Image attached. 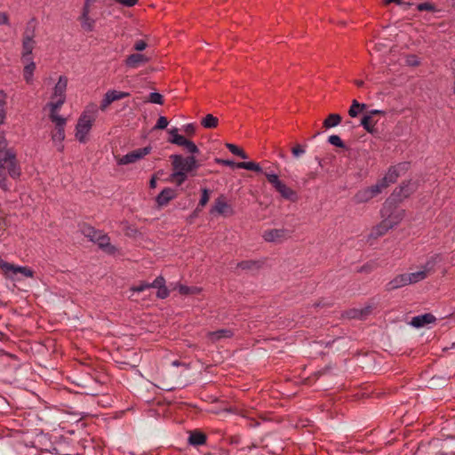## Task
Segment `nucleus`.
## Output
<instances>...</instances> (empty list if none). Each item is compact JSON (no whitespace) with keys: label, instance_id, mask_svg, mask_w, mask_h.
I'll use <instances>...</instances> for the list:
<instances>
[{"label":"nucleus","instance_id":"obj_8","mask_svg":"<svg viewBox=\"0 0 455 455\" xmlns=\"http://www.w3.org/2000/svg\"><path fill=\"white\" fill-rule=\"evenodd\" d=\"M0 268L4 277L12 281H19L20 279L19 275L29 278L34 276V271L31 268L23 266H16L3 259H0Z\"/></svg>","mask_w":455,"mask_h":455},{"label":"nucleus","instance_id":"obj_3","mask_svg":"<svg viewBox=\"0 0 455 455\" xmlns=\"http://www.w3.org/2000/svg\"><path fill=\"white\" fill-rule=\"evenodd\" d=\"M97 107L94 104H90L85 107L80 115L75 132V137L80 143H86L88 141V136L97 118Z\"/></svg>","mask_w":455,"mask_h":455},{"label":"nucleus","instance_id":"obj_28","mask_svg":"<svg viewBox=\"0 0 455 455\" xmlns=\"http://www.w3.org/2000/svg\"><path fill=\"white\" fill-rule=\"evenodd\" d=\"M409 285L407 274H400L393 278L387 284L389 290H395Z\"/></svg>","mask_w":455,"mask_h":455},{"label":"nucleus","instance_id":"obj_6","mask_svg":"<svg viewBox=\"0 0 455 455\" xmlns=\"http://www.w3.org/2000/svg\"><path fill=\"white\" fill-rule=\"evenodd\" d=\"M83 234L108 253L116 252V247L110 243L109 236L103 231L97 230L92 227H85L83 229Z\"/></svg>","mask_w":455,"mask_h":455},{"label":"nucleus","instance_id":"obj_15","mask_svg":"<svg viewBox=\"0 0 455 455\" xmlns=\"http://www.w3.org/2000/svg\"><path fill=\"white\" fill-rule=\"evenodd\" d=\"M151 147H145L142 148L135 149L118 158L117 164L119 165H125L136 163L137 161L142 159L147 155H148L151 152Z\"/></svg>","mask_w":455,"mask_h":455},{"label":"nucleus","instance_id":"obj_51","mask_svg":"<svg viewBox=\"0 0 455 455\" xmlns=\"http://www.w3.org/2000/svg\"><path fill=\"white\" fill-rule=\"evenodd\" d=\"M134 49L138 52H141L146 49L147 43L143 40H139L134 44Z\"/></svg>","mask_w":455,"mask_h":455},{"label":"nucleus","instance_id":"obj_45","mask_svg":"<svg viewBox=\"0 0 455 455\" xmlns=\"http://www.w3.org/2000/svg\"><path fill=\"white\" fill-rule=\"evenodd\" d=\"M187 151L190 154H196L199 152L197 146L191 140H188V142L183 146Z\"/></svg>","mask_w":455,"mask_h":455},{"label":"nucleus","instance_id":"obj_22","mask_svg":"<svg viewBox=\"0 0 455 455\" xmlns=\"http://www.w3.org/2000/svg\"><path fill=\"white\" fill-rule=\"evenodd\" d=\"M175 197V190L171 188H166L159 193V195L156 198V201L158 206L162 207L168 204V203Z\"/></svg>","mask_w":455,"mask_h":455},{"label":"nucleus","instance_id":"obj_41","mask_svg":"<svg viewBox=\"0 0 455 455\" xmlns=\"http://www.w3.org/2000/svg\"><path fill=\"white\" fill-rule=\"evenodd\" d=\"M417 10L420 11V12H423V11L435 12V6L429 2H425V3L419 4L417 5Z\"/></svg>","mask_w":455,"mask_h":455},{"label":"nucleus","instance_id":"obj_44","mask_svg":"<svg viewBox=\"0 0 455 455\" xmlns=\"http://www.w3.org/2000/svg\"><path fill=\"white\" fill-rule=\"evenodd\" d=\"M147 289H149V283L147 282H142L138 285L131 287V291L132 292H142Z\"/></svg>","mask_w":455,"mask_h":455},{"label":"nucleus","instance_id":"obj_48","mask_svg":"<svg viewBox=\"0 0 455 455\" xmlns=\"http://www.w3.org/2000/svg\"><path fill=\"white\" fill-rule=\"evenodd\" d=\"M215 163H217L219 164H222V165L230 166V167H235V164H237L231 160H225V159H220V158H215Z\"/></svg>","mask_w":455,"mask_h":455},{"label":"nucleus","instance_id":"obj_27","mask_svg":"<svg viewBox=\"0 0 455 455\" xmlns=\"http://www.w3.org/2000/svg\"><path fill=\"white\" fill-rule=\"evenodd\" d=\"M360 124L367 132L371 134H375L378 132L376 128L377 122L373 119V116L369 114H366L363 116Z\"/></svg>","mask_w":455,"mask_h":455},{"label":"nucleus","instance_id":"obj_57","mask_svg":"<svg viewBox=\"0 0 455 455\" xmlns=\"http://www.w3.org/2000/svg\"><path fill=\"white\" fill-rule=\"evenodd\" d=\"M149 187L150 188H156V178L153 176L149 180Z\"/></svg>","mask_w":455,"mask_h":455},{"label":"nucleus","instance_id":"obj_21","mask_svg":"<svg viewBox=\"0 0 455 455\" xmlns=\"http://www.w3.org/2000/svg\"><path fill=\"white\" fill-rule=\"evenodd\" d=\"M24 64L23 77L27 84H30L34 81V72L36 70V63L33 59L21 60Z\"/></svg>","mask_w":455,"mask_h":455},{"label":"nucleus","instance_id":"obj_16","mask_svg":"<svg viewBox=\"0 0 455 455\" xmlns=\"http://www.w3.org/2000/svg\"><path fill=\"white\" fill-rule=\"evenodd\" d=\"M380 187L381 185H378L376 183L373 186L359 190L354 196L355 202L356 204H363L369 202L382 192V190L379 188Z\"/></svg>","mask_w":455,"mask_h":455},{"label":"nucleus","instance_id":"obj_12","mask_svg":"<svg viewBox=\"0 0 455 455\" xmlns=\"http://www.w3.org/2000/svg\"><path fill=\"white\" fill-rule=\"evenodd\" d=\"M210 214L217 217H230L235 214V209L226 196L220 195L212 205Z\"/></svg>","mask_w":455,"mask_h":455},{"label":"nucleus","instance_id":"obj_9","mask_svg":"<svg viewBox=\"0 0 455 455\" xmlns=\"http://www.w3.org/2000/svg\"><path fill=\"white\" fill-rule=\"evenodd\" d=\"M265 176L268 182L284 199L291 202H295L298 199L297 193L283 183L276 174L266 172Z\"/></svg>","mask_w":455,"mask_h":455},{"label":"nucleus","instance_id":"obj_10","mask_svg":"<svg viewBox=\"0 0 455 455\" xmlns=\"http://www.w3.org/2000/svg\"><path fill=\"white\" fill-rule=\"evenodd\" d=\"M265 176L268 182L284 199L291 202H295L298 199L297 193L283 183L276 174L266 172Z\"/></svg>","mask_w":455,"mask_h":455},{"label":"nucleus","instance_id":"obj_46","mask_svg":"<svg viewBox=\"0 0 455 455\" xmlns=\"http://www.w3.org/2000/svg\"><path fill=\"white\" fill-rule=\"evenodd\" d=\"M168 125V120L164 116H160L155 125V129H165Z\"/></svg>","mask_w":455,"mask_h":455},{"label":"nucleus","instance_id":"obj_14","mask_svg":"<svg viewBox=\"0 0 455 455\" xmlns=\"http://www.w3.org/2000/svg\"><path fill=\"white\" fill-rule=\"evenodd\" d=\"M78 21L82 29L87 33L95 30L97 18L93 13V6L83 5Z\"/></svg>","mask_w":455,"mask_h":455},{"label":"nucleus","instance_id":"obj_56","mask_svg":"<svg viewBox=\"0 0 455 455\" xmlns=\"http://www.w3.org/2000/svg\"><path fill=\"white\" fill-rule=\"evenodd\" d=\"M368 114L373 116L375 115H385V112L379 109H372Z\"/></svg>","mask_w":455,"mask_h":455},{"label":"nucleus","instance_id":"obj_18","mask_svg":"<svg viewBox=\"0 0 455 455\" xmlns=\"http://www.w3.org/2000/svg\"><path fill=\"white\" fill-rule=\"evenodd\" d=\"M263 239L268 243H282L288 237V231L284 228H272L264 231Z\"/></svg>","mask_w":455,"mask_h":455},{"label":"nucleus","instance_id":"obj_23","mask_svg":"<svg viewBox=\"0 0 455 455\" xmlns=\"http://www.w3.org/2000/svg\"><path fill=\"white\" fill-rule=\"evenodd\" d=\"M233 336V331L230 329H220L207 333V338L212 342H218L222 339H229Z\"/></svg>","mask_w":455,"mask_h":455},{"label":"nucleus","instance_id":"obj_37","mask_svg":"<svg viewBox=\"0 0 455 455\" xmlns=\"http://www.w3.org/2000/svg\"><path fill=\"white\" fill-rule=\"evenodd\" d=\"M226 147L228 148V150L232 154H234L235 156H240L243 159H247L248 158L247 154L243 149L238 148L236 145L231 144V143H227Z\"/></svg>","mask_w":455,"mask_h":455},{"label":"nucleus","instance_id":"obj_47","mask_svg":"<svg viewBox=\"0 0 455 455\" xmlns=\"http://www.w3.org/2000/svg\"><path fill=\"white\" fill-rule=\"evenodd\" d=\"M115 3L119 4L125 7H132L137 4L138 0H113Z\"/></svg>","mask_w":455,"mask_h":455},{"label":"nucleus","instance_id":"obj_60","mask_svg":"<svg viewBox=\"0 0 455 455\" xmlns=\"http://www.w3.org/2000/svg\"><path fill=\"white\" fill-rule=\"evenodd\" d=\"M371 312V307H367L363 309V311L361 312V315H367Z\"/></svg>","mask_w":455,"mask_h":455},{"label":"nucleus","instance_id":"obj_35","mask_svg":"<svg viewBox=\"0 0 455 455\" xmlns=\"http://www.w3.org/2000/svg\"><path fill=\"white\" fill-rule=\"evenodd\" d=\"M175 289H177L179 291V292L182 295L198 294L202 291V289L199 287H196V286L188 287L187 285H183L180 283L177 284Z\"/></svg>","mask_w":455,"mask_h":455},{"label":"nucleus","instance_id":"obj_55","mask_svg":"<svg viewBox=\"0 0 455 455\" xmlns=\"http://www.w3.org/2000/svg\"><path fill=\"white\" fill-rule=\"evenodd\" d=\"M160 388L164 389V390H167V391H170V390H172L174 389V387L172 386H169L168 384L163 382L161 383L159 386H158Z\"/></svg>","mask_w":455,"mask_h":455},{"label":"nucleus","instance_id":"obj_2","mask_svg":"<svg viewBox=\"0 0 455 455\" xmlns=\"http://www.w3.org/2000/svg\"><path fill=\"white\" fill-rule=\"evenodd\" d=\"M172 172L169 177V181L180 186L188 179V174L191 172L197 170L200 166L196 156H183L181 155H172Z\"/></svg>","mask_w":455,"mask_h":455},{"label":"nucleus","instance_id":"obj_39","mask_svg":"<svg viewBox=\"0 0 455 455\" xmlns=\"http://www.w3.org/2000/svg\"><path fill=\"white\" fill-rule=\"evenodd\" d=\"M210 199V191L207 188L202 189V195L198 205L204 207L207 204Z\"/></svg>","mask_w":455,"mask_h":455},{"label":"nucleus","instance_id":"obj_43","mask_svg":"<svg viewBox=\"0 0 455 455\" xmlns=\"http://www.w3.org/2000/svg\"><path fill=\"white\" fill-rule=\"evenodd\" d=\"M166 283L163 275L157 276L152 283H149V288L159 289L163 284Z\"/></svg>","mask_w":455,"mask_h":455},{"label":"nucleus","instance_id":"obj_62","mask_svg":"<svg viewBox=\"0 0 455 455\" xmlns=\"http://www.w3.org/2000/svg\"><path fill=\"white\" fill-rule=\"evenodd\" d=\"M401 5L403 7L404 10H407L409 8V6L411 5V4L403 2V4Z\"/></svg>","mask_w":455,"mask_h":455},{"label":"nucleus","instance_id":"obj_29","mask_svg":"<svg viewBox=\"0 0 455 455\" xmlns=\"http://www.w3.org/2000/svg\"><path fill=\"white\" fill-rule=\"evenodd\" d=\"M169 133L171 135L169 141L172 144L183 147L188 140L184 136L179 134L178 128L176 127L170 129Z\"/></svg>","mask_w":455,"mask_h":455},{"label":"nucleus","instance_id":"obj_40","mask_svg":"<svg viewBox=\"0 0 455 455\" xmlns=\"http://www.w3.org/2000/svg\"><path fill=\"white\" fill-rule=\"evenodd\" d=\"M148 101L159 105L164 103L163 96L158 92H151L148 96Z\"/></svg>","mask_w":455,"mask_h":455},{"label":"nucleus","instance_id":"obj_61","mask_svg":"<svg viewBox=\"0 0 455 455\" xmlns=\"http://www.w3.org/2000/svg\"><path fill=\"white\" fill-rule=\"evenodd\" d=\"M355 84L358 86V87H362L363 85V81L362 80H355Z\"/></svg>","mask_w":455,"mask_h":455},{"label":"nucleus","instance_id":"obj_26","mask_svg":"<svg viewBox=\"0 0 455 455\" xmlns=\"http://www.w3.org/2000/svg\"><path fill=\"white\" fill-rule=\"evenodd\" d=\"M390 229H392V224H389L386 220H382L379 224L372 228L370 236L372 238H378L384 235Z\"/></svg>","mask_w":455,"mask_h":455},{"label":"nucleus","instance_id":"obj_42","mask_svg":"<svg viewBox=\"0 0 455 455\" xmlns=\"http://www.w3.org/2000/svg\"><path fill=\"white\" fill-rule=\"evenodd\" d=\"M170 295V291L166 284H163L156 291V297L161 299H166Z\"/></svg>","mask_w":455,"mask_h":455},{"label":"nucleus","instance_id":"obj_31","mask_svg":"<svg viewBox=\"0 0 455 455\" xmlns=\"http://www.w3.org/2000/svg\"><path fill=\"white\" fill-rule=\"evenodd\" d=\"M201 124L206 129L216 128L219 124V119L212 114H208L202 119Z\"/></svg>","mask_w":455,"mask_h":455},{"label":"nucleus","instance_id":"obj_17","mask_svg":"<svg viewBox=\"0 0 455 455\" xmlns=\"http://www.w3.org/2000/svg\"><path fill=\"white\" fill-rule=\"evenodd\" d=\"M129 96L130 93L126 92L109 90L104 94V97L100 105V109L101 111H105L114 101L123 100Z\"/></svg>","mask_w":455,"mask_h":455},{"label":"nucleus","instance_id":"obj_32","mask_svg":"<svg viewBox=\"0 0 455 455\" xmlns=\"http://www.w3.org/2000/svg\"><path fill=\"white\" fill-rule=\"evenodd\" d=\"M236 168L262 172V168L255 162H240L235 164Z\"/></svg>","mask_w":455,"mask_h":455},{"label":"nucleus","instance_id":"obj_19","mask_svg":"<svg viewBox=\"0 0 455 455\" xmlns=\"http://www.w3.org/2000/svg\"><path fill=\"white\" fill-rule=\"evenodd\" d=\"M399 177V172L397 167L393 166L388 169L385 176L377 182L378 185H381L379 188L381 190L387 188L390 184H393L396 181Z\"/></svg>","mask_w":455,"mask_h":455},{"label":"nucleus","instance_id":"obj_33","mask_svg":"<svg viewBox=\"0 0 455 455\" xmlns=\"http://www.w3.org/2000/svg\"><path fill=\"white\" fill-rule=\"evenodd\" d=\"M365 108L366 105L364 103H359L356 100H354L348 110V115L353 118L356 117Z\"/></svg>","mask_w":455,"mask_h":455},{"label":"nucleus","instance_id":"obj_49","mask_svg":"<svg viewBox=\"0 0 455 455\" xmlns=\"http://www.w3.org/2000/svg\"><path fill=\"white\" fill-rule=\"evenodd\" d=\"M406 63L409 66H418L419 64V60L417 56L415 55H410L406 59Z\"/></svg>","mask_w":455,"mask_h":455},{"label":"nucleus","instance_id":"obj_64","mask_svg":"<svg viewBox=\"0 0 455 455\" xmlns=\"http://www.w3.org/2000/svg\"><path fill=\"white\" fill-rule=\"evenodd\" d=\"M452 6L455 8V0H451Z\"/></svg>","mask_w":455,"mask_h":455},{"label":"nucleus","instance_id":"obj_24","mask_svg":"<svg viewBox=\"0 0 455 455\" xmlns=\"http://www.w3.org/2000/svg\"><path fill=\"white\" fill-rule=\"evenodd\" d=\"M435 321V317L432 314H424L413 317L411 321V324L413 327L420 328L425 326L426 324L434 323Z\"/></svg>","mask_w":455,"mask_h":455},{"label":"nucleus","instance_id":"obj_53","mask_svg":"<svg viewBox=\"0 0 455 455\" xmlns=\"http://www.w3.org/2000/svg\"><path fill=\"white\" fill-rule=\"evenodd\" d=\"M184 132L188 135H193L196 132V126L193 124H188L183 127Z\"/></svg>","mask_w":455,"mask_h":455},{"label":"nucleus","instance_id":"obj_30","mask_svg":"<svg viewBox=\"0 0 455 455\" xmlns=\"http://www.w3.org/2000/svg\"><path fill=\"white\" fill-rule=\"evenodd\" d=\"M412 192V189L411 188V185L408 183V184H404L403 186H400L398 189H395L391 197L390 198H393L395 199V197H398L399 200H402L403 198H406L408 197Z\"/></svg>","mask_w":455,"mask_h":455},{"label":"nucleus","instance_id":"obj_34","mask_svg":"<svg viewBox=\"0 0 455 455\" xmlns=\"http://www.w3.org/2000/svg\"><path fill=\"white\" fill-rule=\"evenodd\" d=\"M341 122V116L339 114H331L323 121V126L326 129L335 127Z\"/></svg>","mask_w":455,"mask_h":455},{"label":"nucleus","instance_id":"obj_38","mask_svg":"<svg viewBox=\"0 0 455 455\" xmlns=\"http://www.w3.org/2000/svg\"><path fill=\"white\" fill-rule=\"evenodd\" d=\"M328 141H329L330 144H331L333 146H336L338 148H344L345 147L344 142L342 141V140L340 139V137L339 135H331V136H329Z\"/></svg>","mask_w":455,"mask_h":455},{"label":"nucleus","instance_id":"obj_58","mask_svg":"<svg viewBox=\"0 0 455 455\" xmlns=\"http://www.w3.org/2000/svg\"><path fill=\"white\" fill-rule=\"evenodd\" d=\"M384 3L386 4H388L390 3H395L397 4H403V0H384Z\"/></svg>","mask_w":455,"mask_h":455},{"label":"nucleus","instance_id":"obj_5","mask_svg":"<svg viewBox=\"0 0 455 455\" xmlns=\"http://www.w3.org/2000/svg\"><path fill=\"white\" fill-rule=\"evenodd\" d=\"M36 23L35 20H29L25 27L23 35H22V48L20 53L21 60H28L33 59V51L36 47Z\"/></svg>","mask_w":455,"mask_h":455},{"label":"nucleus","instance_id":"obj_52","mask_svg":"<svg viewBox=\"0 0 455 455\" xmlns=\"http://www.w3.org/2000/svg\"><path fill=\"white\" fill-rule=\"evenodd\" d=\"M6 116L5 109H4V102L0 101V125L4 123Z\"/></svg>","mask_w":455,"mask_h":455},{"label":"nucleus","instance_id":"obj_20","mask_svg":"<svg viewBox=\"0 0 455 455\" xmlns=\"http://www.w3.org/2000/svg\"><path fill=\"white\" fill-rule=\"evenodd\" d=\"M149 61V59L142 53H133L129 55L124 63L127 68H137Z\"/></svg>","mask_w":455,"mask_h":455},{"label":"nucleus","instance_id":"obj_25","mask_svg":"<svg viewBox=\"0 0 455 455\" xmlns=\"http://www.w3.org/2000/svg\"><path fill=\"white\" fill-rule=\"evenodd\" d=\"M429 272L430 270L427 268V267H424L422 269L418 270L416 272L406 273L409 284L417 283L420 281L425 280L428 276Z\"/></svg>","mask_w":455,"mask_h":455},{"label":"nucleus","instance_id":"obj_50","mask_svg":"<svg viewBox=\"0 0 455 455\" xmlns=\"http://www.w3.org/2000/svg\"><path fill=\"white\" fill-rule=\"evenodd\" d=\"M291 152L295 157H299L305 153V149L300 145H297L292 148Z\"/></svg>","mask_w":455,"mask_h":455},{"label":"nucleus","instance_id":"obj_13","mask_svg":"<svg viewBox=\"0 0 455 455\" xmlns=\"http://www.w3.org/2000/svg\"><path fill=\"white\" fill-rule=\"evenodd\" d=\"M51 121L55 124L56 126V132L52 134V140L55 146L57 147V149L60 152H62L64 149V145L62 144L64 139H65V125L67 123L66 118H64L61 116H49Z\"/></svg>","mask_w":455,"mask_h":455},{"label":"nucleus","instance_id":"obj_36","mask_svg":"<svg viewBox=\"0 0 455 455\" xmlns=\"http://www.w3.org/2000/svg\"><path fill=\"white\" fill-rule=\"evenodd\" d=\"M189 443L193 445H202L206 441V436L200 432L191 433L188 438Z\"/></svg>","mask_w":455,"mask_h":455},{"label":"nucleus","instance_id":"obj_59","mask_svg":"<svg viewBox=\"0 0 455 455\" xmlns=\"http://www.w3.org/2000/svg\"><path fill=\"white\" fill-rule=\"evenodd\" d=\"M98 0H84V4L87 6H93V4L96 3Z\"/></svg>","mask_w":455,"mask_h":455},{"label":"nucleus","instance_id":"obj_54","mask_svg":"<svg viewBox=\"0 0 455 455\" xmlns=\"http://www.w3.org/2000/svg\"><path fill=\"white\" fill-rule=\"evenodd\" d=\"M9 17L6 12H0V25H8Z\"/></svg>","mask_w":455,"mask_h":455},{"label":"nucleus","instance_id":"obj_11","mask_svg":"<svg viewBox=\"0 0 455 455\" xmlns=\"http://www.w3.org/2000/svg\"><path fill=\"white\" fill-rule=\"evenodd\" d=\"M265 176L268 182L284 199L291 202H295L298 199L297 193L283 183L276 174L266 172Z\"/></svg>","mask_w":455,"mask_h":455},{"label":"nucleus","instance_id":"obj_63","mask_svg":"<svg viewBox=\"0 0 455 455\" xmlns=\"http://www.w3.org/2000/svg\"><path fill=\"white\" fill-rule=\"evenodd\" d=\"M179 364H180V363H179V362H178V361H174V362H172V365H174V366H178Z\"/></svg>","mask_w":455,"mask_h":455},{"label":"nucleus","instance_id":"obj_7","mask_svg":"<svg viewBox=\"0 0 455 455\" xmlns=\"http://www.w3.org/2000/svg\"><path fill=\"white\" fill-rule=\"evenodd\" d=\"M405 212L395 206V199L388 198L381 209V217L392 224V228L397 226L404 218Z\"/></svg>","mask_w":455,"mask_h":455},{"label":"nucleus","instance_id":"obj_4","mask_svg":"<svg viewBox=\"0 0 455 455\" xmlns=\"http://www.w3.org/2000/svg\"><path fill=\"white\" fill-rule=\"evenodd\" d=\"M68 87V78L60 76L52 88L50 101L45 105L44 109L49 110V116H60L59 109L66 102V91Z\"/></svg>","mask_w":455,"mask_h":455},{"label":"nucleus","instance_id":"obj_1","mask_svg":"<svg viewBox=\"0 0 455 455\" xmlns=\"http://www.w3.org/2000/svg\"><path fill=\"white\" fill-rule=\"evenodd\" d=\"M20 167L12 148H8V141L4 134L0 135V188L8 190L6 175L12 179L20 176Z\"/></svg>","mask_w":455,"mask_h":455}]
</instances>
